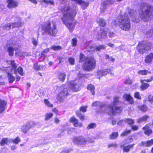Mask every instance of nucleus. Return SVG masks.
<instances>
[{
  "label": "nucleus",
  "mask_w": 153,
  "mask_h": 153,
  "mask_svg": "<svg viewBox=\"0 0 153 153\" xmlns=\"http://www.w3.org/2000/svg\"><path fill=\"white\" fill-rule=\"evenodd\" d=\"M140 6L139 17L136 16L135 10L132 9L128 10V14L133 22H138L140 18L144 22H147L149 20L151 17H153V7L146 3L141 4Z\"/></svg>",
  "instance_id": "obj_1"
},
{
  "label": "nucleus",
  "mask_w": 153,
  "mask_h": 153,
  "mask_svg": "<svg viewBox=\"0 0 153 153\" xmlns=\"http://www.w3.org/2000/svg\"><path fill=\"white\" fill-rule=\"evenodd\" d=\"M62 11L63 14V16L61 19L70 32L72 33L75 27V25L73 24L72 22L76 14V11L71 9L68 5H66L62 9Z\"/></svg>",
  "instance_id": "obj_2"
},
{
  "label": "nucleus",
  "mask_w": 153,
  "mask_h": 153,
  "mask_svg": "<svg viewBox=\"0 0 153 153\" xmlns=\"http://www.w3.org/2000/svg\"><path fill=\"white\" fill-rule=\"evenodd\" d=\"M114 21L116 25L119 24L120 28L124 31H128L131 27L130 22L126 13L119 16Z\"/></svg>",
  "instance_id": "obj_3"
},
{
  "label": "nucleus",
  "mask_w": 153,
  "mask_h": 153,
  "mask_svg": "<svg viewBox=\"0 0 153 153\" xmlns=\"http://www.w3.org/2000/svg\"><path fill=\"white\" fill-rule=\"evenodd\" d=\"M119 102V98L115 97L114 99L113 102L109 105L108 107H106L107 109L104 111L110 115H114L116 113H120L122 110L121 108V107L117 106Z\"/></svg>",
  "instance_id": "obj_4"
},
{
  "label": "nucleus",
  "mask_w": 153,
  "mask_h": 153,
  "mask_svg": "<svg viewBox=\"0 0 153 153\" xmlns=\"http://www.w3.org/2000/svg\"><path fill=\"white\" fill-rule=\"evenodd\" d=\"M43 29L46 33L53 36H56L58 32L56 24L48 22L45 24Z\"/></svg>",
  "instance_id": "obj_5"
},
{
  "label": "nucleus",
  "mask_w": 153,
  "mask_h": 153,
  "mask_svg": "<svg viewBox=\"0 0 153 153\" xmlns=\"http://www.w3.org/2000/svg\"><path fill=\"white\" fill-rule=\"evenodd\" d=\"M96 65V61L92 57H89L83 65L84 70L87 71H91L95 68Z\"/></svg>",
  "instance_id": "obj_6"
},
{
  "label": "nucleus",
  "mask_w": 153,
  "mask_h": 153,
  "mask_svg": "<svg viewBox=\"0 0 153 153\" xmlns=\"http://www.w3.org/2000/svg\"><path fill=\"white\" fill-rule=\"evenodd\" d=\"M152 45V44L151 43L142 41L139 43L137 48L140 53L143 54L147 52Z\"/></svg>",
  "instance_id": "obj_7"
},
{
  "label": "nucleus",
  "mask_w": 153,
  "mask_h": 153,
  "mask_svg": "<svg viewBox=\"0 0 153 153\" xmlns=\"http://www.w3.org/2000/svg\"><path fill=\"white\" fill-rule=\"evenodd\" d=\"M11 64L12 65V68L11 69V72L8 73L7 78L8 79L9 82L12 83L15 80V78L13 75L12 73L13 72L15 74L17 73V71L16 70L17 66L14 61H11Z\"/></svg>",
  "instance_id": "obj_8"
},
{
  "label": "nucleus",
  "mask_w": 153,
  "mask_h": 153,
  "mask_svg": "<svg viewBox=\"0 0 153 153\" xmlns=\"http://www.w3.org/2000/svg\"><path fill=\"white\" fill-rule=\"evenodd\" d=\"M73 142L76 144L79 145H85L87 141L85 138L82 137H74L73 139Z\"/></svg>",
  "instance_id": "obj_9"
},
{
  "label": "nucleus",
  "mask_w": 153,
  "mask_h": 153,
  "mask_svg": "<svg viewBox=\"0 0 153 153\" xmlns=\"http://www.w3.org/2000/svg\"><path fill=\"white\" fill-rule=\"evenodd\" d=\"M108 33V30L101 29L98 32L96 38L98 39L105 38L107 37V34Z\"/></svg>",
  "instance_id": "obj_10"
},
{
  "label": "nucleus",
  "mask_w": 153,
  "mask_h": 153,
  "mask_svg": "<svg viewBox=\"0 0 153 153\" xmlns=\"http://www.w3.org/2000/svg\"><path fill=\"white\" fill-rule=\"evenodd\" d=\"M7 7L10 8H15L18 5V3L15 0H7Z\"/></svg>",
  "instance_id": "obj_11"
},
{
  "label": "nucleus",
  "mask_w": 153,
  "mask_h": 153,
  "mask_svg": "<svg viewBox=\"0 0 153 153\" xmlns=\"http://www.w3.org/2000/svg\"><path fill=\"white\" fill-rule=\"evenodd\" d=\"M70 83L71 88L74 91L77 92L79 90L80 85L79 84L74 81L71 82Z\"/></svg>",
  "instance_id": "obj_12"
},
{
  "label": "nucleus",
  "mask_w": 153,
  "mask_h": 153,
  "mask_svg": "<svg viewBox=\"0 0 153 153\" xmlns=\"http://www.w3.org/2000/svg\"><path fill=\"white\" fill-rule=\"evenodd\" d=\"M32 127L31 124L29 123H27L26 125L21 126V129L24 133H26Z\"/></svg>",
  "instance_id": "obj_13"
},
{
  "label": "nucleus",
  "mask_w": 153,
  "mask_h": 153,
  "mask_svg": "<svg viewBox=\"0 0 153 153\" xmlns=\"http://www.w3.org/2000/svg\"><path fill=\"white\" fill-rule=\"evenodd\" d=\"M68 94V89L66 88H64L61 92L59 94L58 96V98L59 97L61 99H63L64 97Z\"/></svg>",
  "instance_id": "obj_14"
},
{
  "label": "nucleus",
  "mask_w": 153,
  "mask_h": 153,
  "mask_svg": "<svg viewBox=\"0 0 153 153\" xmlns=\"http://www.w3.org/2000/svg\"><path fill=\"white\" fill-rule=\"evenodd\" d=\"M7 105V102L5 100L0 99V114L4 111Z\"/></svg>",
  "instance_id": "obj_15"
},
{
  "label": "nucleus",
  "mask_w": 153,
  "mask_h": 153,
  "mask_svg": "<svg viewBox=\"0 0 153 153\" xmlns=\"http://www.w3.org/2000/svg\"><path fill=\"white\" fill-rule=\"evenodd\" d=\"M153 59V53H151L146 55L144 60L145 62L146 63H151Z\"/></svg>",
  "instance_id": "obj_16"
},
{
  "label": "nucleus",
  "mask_w": 153,
  "mask_h": 153,
  "mask_svg": "<svg viewBox=\"0 0 153 153\" xmlns=\"http://www.w3.org/2000/svg\"><path fill=\"white\" fill-rule=\"evenodd\" d=\"M111 70L109 69L100 70L97 71L98 75L100 76H105L110 73V72H111Z\"/></svg>",
  "instance_id": "obj_17"
},
{
  "label": "nucleus",
  "mask_w": 153,
  "mask_h": 153,
  "mask_svg": "<svg viewBox=\"0 0 153 153\" xmlns=\"http://www.w3.org/2000/svg\"><path fill=\"white\" fill-rule=\"evenodd\" d=\"M11 143V139L7 138H2L0 142V144L1 146H4L5 144Z\"/></svg>",
  "instance_id": "obj_18"
},
{
  "label": "nucleus",
  "mask_w": 153,
  "mask_h": 153,
  "mask_svg": "<svg viewBox=\"0 0 153 153\" xmlns=\"http://www.w3.org/2000/svg\"><path fill=\"white\" fill-rule=\"evenodd\" d=\"M16 55H18L19 56L23 57L25 56H31V53L30 52H19L18 53H16Z\"/></svg>",
  "instance_id": "obj_19"
},
{
  "label": "nucleus",
  "mask_w": 153,
  "mask_h": 153,
  "mask_svg": "<svg viewBox=\"0 0 153 153\" xmlns=\"http://www.w3.org/2000/svg\"><path fill=\"white\" fill-rule=\"evenodd\" d=\"M124 98L129 102L130 104L133 103L134 101L133 97L129 94H126L124 96Z\"/></svg>",
  "instance_id": "obj_20"
},
{
  "label": "nucleus",
  "mask_w": 153,
  "mask_h": 153,
  "mask_svg": "<svg viewBox=\"0 0 153 153\" xmlns=\"http://www.w3.org/2000/svg\"><path fill=\"white\" fill-rule=\"evenodd\" d=\"M66 74L64 73H60L58 76V79L61 81H64L65 78Z\"/></svg>",
  "instance_id": "obj_21"
},
{
  "label": "nucleus",
  "mask_w": 153,
  "mask_h": 153,
  "mask_svg": "<svg viewBox=\"0 0 153 153\" xmlns=\"http://www.w3.org/2000/svg\"><path fill=\"white\" fill-rule=\"evenodd\" d=\"M149 117V116L147 115H144L139 118L137 120V123H140L142 122L146 121Z\"/></svg>",
  "instance_id": "obj_22"
},
{
  "label": "nucleus",
  "mask_w": 153,
  "mask_h": 153,
  "mask_svg": "<svg viewBox=\"0 0 153 153\" xmlns=\"http://www.w3.org/2000/svg\"><path fill=\"white\" fill-rule=\"evenodd\" d=\"M134 146V144H133L132 145H129L126 146L124 147L123 149V152H128L131 149L133 148Z\"/></svg>",
  "instance_id": "obj_23"
},
{
  "label": "nucleus",
  "mask_w": 153,
  "mask_h": 153,
  "mask_svg": "<svg viewBox=\"0 0 153 153\" xmlns=\"http://www.w3.org/2000/svg\"><path fill=\"white\" fill-rule=\"evenodd\" d=\"M14 46H13L12 47H9L7 49L9 53V55L10 56H12L13 55V51L14 50L16 51V49H18L17 48H15V47H14Z\"/></svg>",
  "instance_id": "obj_24"
},
{
  "label": "nucleus",
  "mask_w": 153,
  "mask_h": 153,
  "mask_svg": "<svg viewBox=\"0 0 153 153\" xmlns=\"http://www.w3.org/2000/svg\"><path fill=\"white\" fill-rule=\"evenodd\" d=\"M76 114L77 116H78L82 121H83L87 119L86 116L82 115L79 111H76Z\"/></svg>",
  "instance_id": "obj_25"
},
{
  "label": "nucleus",
  "mask_w": 153,
  "mask_h": 153,
  "mask_svg": "<svg viewBox=\"0 0 153 153\" xmlns=\"http://www.w3.org/2000/svg\"><path fill=\"white\" fill-rule=\"evenodd\" d=\"M78 3L81 6L83 9H85L88 6V4L87 3L85 2L82 0H80Z\"/></svg>",
  "instance_id": "obj_26"
},
{
  "label": "nucleus",
  "mask_w": 153,
  "mask_h": 153,
  "mask_svg": "<svg viewBox=\"0 0 153 153\" xmlns=\"http://www.w3.org/2000/svg\"><path fill=\"white\" fill-rule=\"evenodd\" d=\"M107 4L105 2L104 0L102 3L101 4V5L100 7L101 12L103 13L104 12L105 9L107 7Z\"/></svg>",
  "instance_id": "obj_27"
},
{
  "label": "nucleus",
  "mask_w": 153,
  "mask_h": 153,
  "mask_svg": "<svg viewBox=\"0 0 153 153\" xmlns=\"http://www.w3.org/2000/svg\"><path fill=\"white\" fill-rule=\"evenodd\" d=\"M87 88L88 89L91 91L92 94L93 95H94L95 94V91H94V89L95 88L94 86L91 84H89L87 86Z\"/></svg>",
  "instance_id": "obj_28"
},
{
  "label": "nucleus",
  "mask_w": 153,
  "mask_h": 153,
  "mask_svg": "<svg viewBox=\"0 0 153 153\" xmlns=\"http://www.w3.org/2000/svg\"><path fill=\"white\" fill-rule=\"evenodd\" d=\"M88 57H86L84 54L82 53H81L79 56V62H85Z\"/></svg>",
  "instance_id": "obj_29"
},
{
  "label": "nucleus",
  "mask_w": 153,
  "mask_h": 153,
  "mask_svg": "<svg viewBox=\"0 0 153 153\" xmlns=\"http://www.w3.org/2000/svg\"><path fill=\"white\" fill-rule=\"evenodd\" d=\"M137 107L139 109L144 112H146L148 109L147 106L145 105L138 106Z\"/></svg>",
  "instance_id": "obj_30"
},
{
  "label": "nucleus",
  "mask_w": 153,
  "mask_h": 153,
  "mask_svg": "<svg viewBox=\"0 0 153 153\" xmlns=\"http://www.w3.org/2000/svg\"><path fill=\"white\" fill-rule=\"evenodd\" d=\"M151 73V71H149L146 70H140L138 72L139 74L142 75H145Z\"/></svg>",
  "instance_id": "obj_31"
},
{
  "label": "nucleus",
  "mask_w": 153,
  "mask_h": 153,
  "mask_svg": "<svg viewBox=\"0 0 153 153\" xmlns=\"http://www.w3.org/2000/svg\"><path fill=\"white\" fill-rule=\"evenodd\" d=\"M99 25L101 26L104 27L106 24V23L105 20L102 19H100L98 21Z\"/></svg>",
  "instance_id": "obj_32"
},
{
  "label": "nucleus",
  "mask_w": 153,
  "mask_h": 153,
  "mask_svg": "<svg viewBox=\"0 0 153 153\" xmlns=\"http://www.w3.org/2000/svg\"><path fill=\"white\" fill-rule=\"evenodd\" d=\"M142 85L140 86L141 90H144L146 89L150 86L149 84L143 82V83H141Z\"/></svg>",
  "instance_id": "obj_33"
},
{
  "label": "nucleus",
  "mask_w": 153,
  "mask_h": 153,
  "mask_svg": "<svg viewBox=\"0 0 153 153\" xmlns=\"http://www.w3.org/2000/svg\"><path fill=\"white\" fill-rule=\"evenodd\" d=\"M44 103L47 106L50 108L53 107V104L51 103L50 102L48 99H45L44 100Z\"/></svg>",
  "instance_id": "obj_34"
},
{
  "label": "nucleus",
  "mask_w": 153,
  "mask_h": 153,
  "mask_svg": "<svg viewBox=\"0 0 153 153\" xmlns=\"http://www.w3.org/2000/svg\"><path fill=\"white\" fill-rule=\"evenodd\" d=\"M118 133L114 132L112 133L110 135V138L111 139H115L118 137Z\"/></svg>",
  "instance_id": "obj_35"
},
{
  "label": "nucleus",
  "mask_w": 153,
  "mask_h": 153,
  "mask_svg": "<svg viewBox=\"0 0 153 153\" xmlns=\"http://www.w3.org/2000/svg\"><path fill=\"white\" fill-rule=\"evenodd\" d=\"M131 130H125L121 134V136L124 137L127 135L131 132Z\"/></svg>",
  "instance_id": "obj_36"
},
{
  "label": "nucleus",
  "mask_w": 153,
  "mask_h": 153,
  "mask_svg": "<svg viewBox=\"0 0 153 153\" xmlns=\"http://www.w3.org/2000/svg\"><path fill=\"white\" fill-rule=\"evenodd\" d=\"M125 121L129 125H132L134 123V120L131 118L127 119Z\"/></svg>",
  "instance_id": "obj_37"
},
{
  "label": "nucleus",
  "mask_w": 153,
  "mask_h": 153,
  "mask_svg": "<svg viewBox=\"0 0 153 153\" xmlns=\"http://www.w3.org/2000/svg\"><path fill=\"white\" fill-rule=\"evenodd\" d=\"M11 143L13 142L16 144H18L21 141V140L18 137H17L15 139H11Z\"/></svg>",
  "instance_id": "obj_38"
},
{
  "label": "nucleus",
  "mask_w": 153,
  "mask_h": 153,
  "mask_svg": "<svg viewBox=\"0 0 153 153\" xmlns=\"http://www.w3.org/2000/svg\"><path fill=\"white\" fill-rule=\"evenodd\" d=\"M74 126L75 127H81L82 126V124L81 123H78V120L76 119V121L74 122Z\"/></svg>",
  "instance_id": "obj_39"
},
{
  "label": "nucleus",
  "mask_w": 153,
  "mask_h": 153,
  "mask_svg": "<svg viewBox=\"0 0 153 153\" xmlns=\"http://www.w3.org/2000/svg\"><path fill=\"white\" fill-rule=\"evenodd\" d=\"M96 125L95 123H90L88 125L87 127L88 129H89L91 128H94L96 127Z\"/></svg>",
  "instance_id": "obj_40"
},
{
  "label": "nucleus",
  "mask_w": 153,
  "mask_h": 153,
  "mask_svg": "<svg viewBox=\"0 0 153 153\" xmlns=\"http://www.w3.org/2000/svg\"><path fill=\"white\" fill-rule=\"evenodd\" d=\"M11 24L8 23L5 25L3 27V29L6 30H9L11 28Z\"/></svg>",
  "instance_id": "obj_41"
},
{
  "label": "nucleus",
  "mask_w": 153,
  "mask_h": 153,
  "mask_svg": "<svg viewBox=\"0 0 153 153\" xmlns=\"http://www.w3.org/2000/svg\"><path fill=\"white\" fill-rule=\"evenodd\" d=\"M53 114L52 113H47L45 115V120H49L53 116Z\"/></svg>",
  "instance_id": "obj_42"
},
{
  "label": "nucleus",
  "mask_w": 153,
  "mask_h": 153,
  "mask_svg": "<svg viewBox=\"0 0 153 153\" xmlns=\"http://www.w3.org/2000/svg\"><path fill=\"white\" fill-rule=\"evenodd\" d=\"M153 80V76H151L149 79H141L140 81L141 83H143V82H144L146 81L147 82H150Z\"/></svg>",
  "instance_id": "obj_43"
},
{
  "label": "nucleus",
  "mask_w": 153,
  "mask_h": 153,
  "mask_svg": "<svg viewBox=\"0 0 153 153\" xmlns=\"http://www.w3.org/2000/svg\"><path fill=\"white\" fill-rule=\"evenodd\" d=\"M144 133L145 134L149 136L150 135V134L152 133V129L150 128L145 130L144 131Z\"/></svg>",
  "instance_id": "obj_44"
},
{
  "label": "nucleus",
  "mask_w": 153,
  "mask_h": 153,
  "mask_svg": "<svg viewBox=\"0 0 153 153\" xmlns=\"http://www.w3.org/2000/svg\"><path fill=\"white\" fill-rule=\"evenodd\" d=\"M104 1L107 5L114 4L115 2V0H104Z\"/></svg>",
  "instance_id": "obj_45"
},
{
  "label": "nucleus",
  "mask_w": 153,
  "mask_h": 153,
  "mask_svg": "<svg viewBox=\"0 0 153 153\" xmlns=\"http://www.w3.org/2000/svg\"><path fill=\"white\" fill-rule=\"evenodd\" d=\"M51 48L54 51H58L61 49V47L59 46L53 45L51 47Z\"/></svg>",
  "instance_id": "obj_46"
},
{
  "label": "nucleus",
  "mask_w": 153,
  "mask_h": 153,
  "mask_svg": "<svg viewBox=\"0 0 153 153\" xmlns=\"http://www.w3.org/2000/svg\"><path fill=\"white\" fill-rule=\"evenodd\" d=\"M147 37H150L153 36V30H150L148 31L146 34Z\"/></svg>",
  "instance_id": "obj_47"
},
{
  "label": "nucleus",
  "mask_w": 153,
  "mask_h": 153,
  "mask_svg": "<svg viewBox=\"0 0 153 153\" xmlns=\"http://www.w3.org/2000/svg\"><path fill=\"white\" fill-rule=\"evenodd\" d=\"M153 144V139L146 141V147H149Z\"/></svg>",
  "instance_id": "obj_48"
},
{
  "label": "nucleus",
  "mask_w": 153,
  "mask_h": 153,
  "mask_svg": "<svg viewBox=\"0 0 153 153\" xmlns=\"http://www.w3.org/2000/svg\"><path fill=\"white\" fill-rule=\"evenodd\" d=\"M77 43V39L76 38H73L72 40L71 44L73 46H76Z\"/></svg>",
  "instance_id": "obj_49"
},
{
  "label": "nucleus",
  "mask_w": 153,
  "mask_h": 153,
  "mask_svg": "<svg viewBox=\"0 0 153 153\" xmlns=\"http://www.w3.org/2000/svg\"><path fill=\"white\" fill-rule=\"evenodd\" d=\"M11 24L12 28L17 27L20 26V24L17 22H14Z\"/></svg>",
  "instance_id": "obj_50"
},
{
  "label": "nucleus",
  "mask_w": 153,
  "mask_h": 153,
  "mask_svg": "<svg viewBox=\"0 0 153 153\" xmlns=\"http://www.w3.org/2000/svg\"><path fill=\"white\" fill-rule=\"evenodd\" d=\"M68 61L71 65L74 64L75 60L74 58L72 57H70L68 59Z\"/></svg>",
  "instance_id": "obj_51"
},
{
  "label": "nucleus",
  "mask_w": 153,
  "mask_h": 153,
  "mask_svg": "<svg viewBox=\"0 0 153 153\" xmlns=\"http://www.w3.org/2000/svg\"><path fill=\"white\" fill-rule=\"evenodd\" d=\"M17 71L22 76L23 75L24 73L23 72V70L22 68L21 67H19L18 68Z\"/></svg>",
  "instance_id": "obj_52"
},
{
  "label": "nucleus",
  "mask_w": 153,
  "mask_h": 153,
  "mask_svg": "<svg viewBox=\"0 0 153 153\" xmlns=\"http://www.w3.org/2000/svg\"><path fill=\"white\" fill-rule=\"evenodd\" d=\"M151 126V123H149L146 124L145 126L142 128L143 130H147L149 129L150 126Z\"/></svg>",
  "instance_id": "obj_53"
},
{
  "label": "nucleus",
  "mask_w": 153,
  "mask_h": 153,
  "mask_svg": "<svg viewBox=\"0 0 153 153\" xmlns=\"http://www.w3.org/2000/svg\"><path fill=\"white\" fill-rule=\"evenodd\" d=\"M134 97L135 98L139 100L141 99V97L140 96L139 93L138 92H136L134 94Z\"/></svg>",
  "instance_id": "obj_54"
},
{
  "label": "nucleus",
  "mask_w": 153,
  "mask_h": 153,
  "mask_svg": "<svg viewBox=\"0 0 153 153\" xmlns=\"http://www.w3.org/2000/svg\"><path fill=\"white\" fill-rule=\"evenodd\" d=\"M32 42L34 45L36 46L38 45V39L33 38L32 39Z\"/></svg>",
  "instance_id": "obj_55"
},
{
  "label": "nucleus",
  "mask_w": 153,
  "mask_h": 153,
  "mask_svg": "<svg viewBox=\"0 0 153 153\" xmlns=\"http://www.w3.org/2000/svg\"><path fill=\"white\" fill-rule=\"evenodd\" d=\"M118 146V145L116 143H112L109 144L108 146V148H109L111 147H114V148H116Z\"/></svg>",
  "instance_id": "obj_56"
},
{
  "label": "nucleus",
  "mask_w": 153,
  "mask_h": 153,
  "mask_svg": "<svg viewBox=\"0 0 153 153\" xmlns=\"http://www.w3.org/2000/svg\"><path fill=\"white\" fill-rule=\"evenodd\" d=\"M105 48L104 45H100L96 48V50L98 51H100L102 49H104Z\"/></svg>",
  "instance_id": "obj_57"
},
{
  "label": "nucleus",
  "mask_w": 153,
  "mask_h": 153,
  "mask_svg": "<svg viewBox=\"0 0 153 153\" xmlns=\"http://www.w3.org/2000/svg\"><path fill=\"white\" fill-rule=\"evenodd\" d=\"M87 106L84 107L82 106L80 107L79 109V111H82L84 112H85L86 111Z\"/></svg>",
  "instance_id": "obj_58"
},
{
  "label": "nucleus",
  "mask_w": 153,
  "mask_h": 153,
  "mask_svg": "<svg viewBox=\"0 0 153 153\" xmlns=\"http://www.w3.org/2000/svg\"><path fill=\"white\" fill-rule=\"evenodd\" d=\"M42 1L45 3L47 4H53V1L51 0H42Z\"/></svg>",
  "instance_id": "obj_59"
},
{
  "label": "nucleus",
  "mask_w": 153,
  "mask_h": 153,
  "mask_svg": "<svg viewBox=\"0 0 153 153\" xmlns=\"http://www.w3.org/2000/svg\"><path fill=\"white\" fill-rule=\"evenodd\" d=\"M101 105V103L98 101H96L92 103V105L93 106H97Z\"/></svg>",
  "instance_id": "obj_60"
},
{
  "label": "nucleus",
  "mask_w": 153,
  "mask_h": 153,
  "mask_svg": "<svg viewBox=\"0 0 153 153\" xmlns=\"http://www.w3.org/2000/svg\"><path fill=\"white\" fill-rule=\"evenodd\" d=\"M49 48H46L43 51H42L41 53V55L42 56H44V54L45 53H47L49 51Z\"/></svg>",
  "instance_id": "obj_61"
},
{
  "label": "nucleus",
  "mask_w": 153,
  "mask_h": 153,
  "mask_svg": "<svg viewBox=\"0 0 153 153\" xmlns=\"http://www.w3.org/2000/svg\"><path fill=\"white\" fill-rule=\"evenodd\" d=\"M39 65H38V63H35L34 65V68L35 70H39Z\"/></svg>",
  "instance_id": "obj_62"
},
{
  "label": "nucleus",
  "mask_w": 153,
  "mask_h": 153,
  "mask_svg": "<svg viewBox=\"0 0 153 153\" xmlns=\"http://www.w3.org/2000/svg\"><path fill=\"white\" fill-rule=\"evenodd\" d=\"M125 120H121L119 121L117 123V124L118 125L122 126L123 125V123L126 122Z\"/></svg>",
  "instance_id": "obj_63"
},
{
  "label": "nucleus",
  "mask_w": 153,
  "mask_h": 153,
  "mask_svg": "<svg viewBox=\"0 0 153 153\" xmlns=\"http://www.w3.org/2000/svg\"><path fill=\"white\" fill-rule=\"evenodd\" d=\"M96 138L93 137H91V138H89L88 140V141L91 143H93L94 142V139Z\"/></svg>",
  "instance_id": "obj_64"
}]
</instances>
